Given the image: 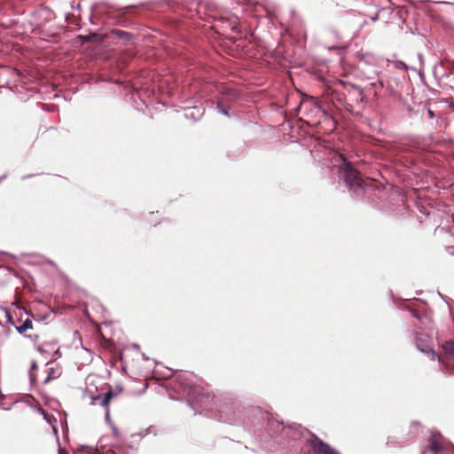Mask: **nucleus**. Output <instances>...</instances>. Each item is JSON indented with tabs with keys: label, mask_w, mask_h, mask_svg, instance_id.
Segmentation results:
<instances>
[{
	"label": "nucleus",
	"mask_w": 454,
	"mask_h": 454,
	"mask_svg": "<svg viewBox=\"0 0 454 454\" xmlns=\"http://www.w3.org/2000/svg\"><path fill=\"white\" fill-rule=\"evenodd\" d=\"M343 172L345 183L353 190L364 189L372 184V179L363 178L360 172L356 170L351 162L343 158V164L340 168Z\"/></svg>",
	"instance_id": "nucleus-1"
},
{
	"label": "nucleus",
	"mask_w": 454,
	"mask_h": 454,
	"mask_svg": "<svg viewBox=\"0 0 454 454\" xmlns=\"http://www.w3.org/2000/svg\"><path fill=\"white\" fill-rule=\"evenodd\" d=\"M184 391L191 401L200 405H208L215 397L211 391L200 386H188Z\"/></svg>",
	"instance_id": "nucleus-2"
},
{
	"label": "nucleus",
	"mask_w": 454,
	"mask_h": 454,
	"mask_svg": "<svg viewBox=\"0 0 454 454\" xmlns=\"http://www.w3.org/2000/svg\"><path fill=\"white\" fill-rule=\"evenodd\" d=\"M309 444L314 454H340L335 449L323 442L314 434L311 435Z\"/></svg>",
	"instance_id": "nucleus-3"
},
{
	"label": "nucleus",
	"mask_w": 454,
	"mask_h": 454,
	"mask_svg": "<svg viewBox=\"0 0 454 454\" xmlns=\"http://www.w3.org/2000/svg\"><path fill=\"white\" fill-rule=\"evenodd\" d=\"M25 337L28 338L33 344L35 346L38 351H44V344L46 342L48 334L42 329L34 328V331H28L27 334H23Z\"/></svg>",
	"instance_id": "nucleus-4"
},
{
	"label": "nucleus",
	"mask_w": 454,
	"mask_h": 454,
	"mask_svg": "<svg viewBox=\"0 0 454 454\" xmlns=\"http://www.w3.org/2000/svg\"><path fill=\"white\" fill-rule=\"evenodd\" d=\"M415 340H416L417 348L420 351H422L424 353H432L434 357V356L439 357V356L436 355L435 352L434 351V349L432 348L428 336L424 335L419 333H416Z\"/></svg>",
	"instance_id": "nucleus-5"
},
{
	"label": "nucleus",
	"mask_w": 454,
	"mask_h": 454,
	"mask_svg": "<svg viewBox=\"0 0 454 454\" xmlns=\"http://www.w3.org/2000/svg\"><path fill=\"white\" fill-rule=\"evenodd\" d=\"M118 395L117 392H114L113 390H109L105 394L103 397L100 395H97L92 397V403L96 404L98 403L101 406H103L106 409V416H109V403L110 402Z\"/></svg>",
	"instance_id": "nucleus-6"
},
{
	"label": "nucleus",
	"mask_w": 454,
	"mask_h": 454,
	"mask_svg": "<svg viewBox=\"0 0 454 454\" xmlns=\"http://www.w3.org/2000/svg\"><path fill=\"white\" fill-rule=\"evenodd\" d=\"M340 83L348 91V93L353 96V99L356 103L363 102L364 92L361 88L348 82L340 81Z\"/></svg>",
	"instance_id": "nucleus-7"
},
{
	"label": "nucleus",
	"mask_w": 454,
	"mask_h": 454,
	"mask_svg": "<svg viewBox=\"0 0 454 454\" xmlns=\"http://www.w3.org/2000/svg\"><path fill=\"white\" fill-rule=\"evenodd\" d=\"M429 449L434 454H437L443 449V438L440 434H433L429 439Z\"/></svg>",
	"instance_id": "nucleus-8"
},
{
	"label": "nucleus",
	"mask_w": 454,
	"mask_h": 454,
	"mask_svg": "<svg viewBox=\"0 0 454 454\" xmlns=\"http://www.w3.org/2000/svg\"><path fill=\"white\" fill-rule=\"evenodd\" d=\"M20 325H13L20 334H27L28 331H34L33 322L31 319L27 318L24 321L20 320Z\"/></svg>",
	"instance_id": "nucleus-9"
},
{
	"label": "nucleus",
	"mask_w": 454,
	"mask_h": 454,
	"mask_svg": "<svg viewBox=\"0 0 454 454\" xmlns=\"http://www.w3.org/2000/svg\"><path fill=\"white\" fill-rule=\"evenodd\" d=\"M443 349L447 356L454 358V341H446L443 345Z\"/></svg>",
	"instance_id": "nucleus-10"
},
{
	"label": "nucleus",
	"mask_w": 454,
	"mask_h": 454,
	"mask_svg": "<svg viewBox=\"0 0 454 454\" xmlns=\"http://www.w3.org/2000/svg\"><path fill=\"white\" fill-rule=\"evenodd\" d=\"M114 34L120 38V39H123V40H129L130 39V35L125 31H122V30H115L114 31Z\"/></svg>",
	"instance_id": "nucleus-11"
},
{
	"label": "nucleus",
	"mask_w": 454,
	"mask_h": 454,
	"mask_svg": "<svg viewBox=\"0 0 454 454\" xmlns=\"http://www.w3.org/2000/svg\"><path fill=\"white\" fill-rule=\"evenodd\" d=\"M237 24H238V18L235 17L231 20V26L232 30L237 28Z\"/></svg>",
	"instance_id": "nucleus-12"
},
{
	"label": "nucleus",
	"mask_w": 454,
	"mask_h": 454,
	"mask_svg": "<svg viewBox=\"0 0 454 454\" xmlns=\"http://www.w3.org/2000/svg\"><path fill=\"white\" fill-rule=\"evenodd\" d=\"M411 315L413 317L420 320V316H419V311H417L416 309H411Z\"/></svg>",
	"instance_id": "nucleus-13"
},
{
	"label": "nucleus",
	"mask_w": 454,
	"mask_h": 454,
	"mask_svg": "<svg viewBox=\"0 0 454 454\" xmlns=\"http://www.w3.org/2000/svg\"><path fill=\"white\" fill-rule=\"evenodd\" d=\"M59 454H67V453H65L62 450H59Z\"/></svg>",
	"instance_id": "nucleus-14"
},
{
	"label": "nucleus",
	"mask_w": 454,
	"mask_h": 454,
	"mask_svg": "<svg viewBox=\"0 0 454 454\" xmlns=\"http://www.w3.org/2000/svg\"><path fill=\"white\" fill-rule=\"evenodd\" d=\"M429 115H430L431 117H432V116H434V114H433V112H432V111H429Z\"/></svg>",
	"instance_id": "nucleus-15"
}]
</instances>
